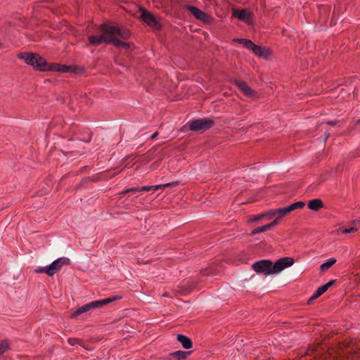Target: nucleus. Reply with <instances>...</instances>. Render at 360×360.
I'll use <instances>...</instances> for the list:
<instances>
[{
    "label": "nucleus",
    "mask_w": 360,
    "mask_h": 360,
    "mask_svg": "<svg viewBox=\"0 0 360 360\" xmlns=\"http://www.w3.org/2000/svg\"><path fill=\"white\" fill-rule=\"evenodd\" d=\"M78 340L77 339H71L70 338L68 340V342L71 345H75L77 342Z\"/></svg>",
    "instance_id": "obj_38"
},
{
    "label": "nucleus",
    "mask_w": 360,
    "mask_h": 360,
    "mask_svg": "<svg viewBox=\"0 0 360 360\" xmlns=\"http://www.w3.org/2000/svg\"><path fill=\"white\" fill-rule=\"evenodd\" d=\"M99 30L102 32V34L99 36L97 35H90L88 37L89 45L91 46H99L100 44L104 43L106 44H111V37L108 36L107 33L108 30V24L103 23L99 27Z\"/></svg>",
    "instance_id": "obj_4"
},
{
    "label": "nucleus",
    "mask_w": 360,
    "mask_h": 360,
    "mask_svg": "<svg viewBox=\"0 0 360 360\" xmlns=\"http://www.w3.org/2000/svg\"><path fill=\"white\" fill-rule=\"evenodd\" d=\"M272 217H274V215H271L270 213H269V211L266 212H264V213H261V214H257V215H254L252 217H251L250 219H248V221L249 222H254V221H259L260 219H262L264 217H266L267 219H271Z\"/></svg>",
    "instance_id": "obj_22"
},
{
    "label": "nucleus",
    "mask_w": 360,
    "mask_h": 360,
    "mask_svg": "<svg viewBox=\"0 0 360 360\" xmlns=\"http://www.w3.org/2000/svg\"><path fill=\"white\" fill-rule=\"evenodd\" d=\"M294 259L290 257H282L272 263L273 274H278L285 269L291 266L294 264Z\"/></svg>",
    "instance_id": "obj_11"
},
{
    "label": "nucleus",
    "mask_w": 360,
    "mask_h": 360,
    "mask_svg": "<svg viewBox=\"0 0 360 360\" xmlns=\"http://www.w3.org/2000/svg\"><path fill=\"white\" fill-rule=\"evenodd\" d=\"M110 44H112L116 48L122 47L125 50L129 49L130 47V44L129 43L124 42L118 38H112Z\"/></svg>",
    "instance_id": "obj_21"
},
{
    "label": "nucleus",
    "mask_w": 360,
    "mask_h": 360,
    "mask_svg": "<svg viewBox=\"0 0 360 360\" xmlns=\"http://www.w3.org/2000/svg\"><path fill=\"white\" fill-rule=\"evenodd\" d=\"M235 41L243 44L244 47L251 51L255 45L250 39H236Z\"/></svg>",
    "instance_id": "obj_25"
},
{
    "label": "nucleus",
    "mask_w": 360,
    "mask_h": 360,
    "mask_svg": "<svg viewBox=\"0 0 360 360\" xmlns=\"http://www.w3.org/2000/svg\"><path fill=\"white\" fill-rule=\"evenodd\" d=\"M268 230H270L269 229V226H268V224H266V225H264V226H259V227H257L256 229H254L251 233H250V236H255L256 234H258L259 233H262V232H264V231H266Z\"/></svg>",
    "instance_id": "obj_28"
},
{
    "label": "nucleus",
    "mask_w": 360,
    "mask_h": 360,
    "mask_svg": "<svg viewBox=\"0 0 360 360\" xmlns=\"http://www.w3.org/2000/svg\"><path fill=\"white\" fill-rule=\"evenodd\" d=\"M139 12L141 13L140 19L148 26L155 30L160 31L162 30V25L151 12L143 7L139 8Z\"/></svg>",
    "instance_id": "obj_5"
},
{
    "label": "nucleus",
    "mask_w": 360,
    "mask_h": 360,
    "mask_svg": "<svg viewBox=\"0 0 360 360\" xmlns=\"http://www.w3.org/2000/svg\"><path fill=\"white\" fill-rule=\"evenodd\" d=\"M195 287V284L193 282L189 281H184L180 287L181 290L178 292L186 295L190 292Z\"/></svg>",
    "instance_id": "obj_20"
},
{
    "label": "nucleus",
    "mask_w": 360,
    "mask_h": 360,
    "mask_svg": "<svg viewBox=\"0 0 360 360\" xmlns=\"http://www.w3.org/2000/svg\"><path fill=\"white\" fill-rule=\"evenodd\" d=\"M252 267L258 274H263L266 276L273 274L272 262L269 259L257 261L252 264Z\"/></svg>",
    "instance_id": "obj_10"
},
{
    "label": "nucleus",
    "mask_w": 360,
    "mask_h": 360,
    "mask_svg": "<svg viewBox=\"0 0 360 360\" xmlns=\"http://www.w3.org/2000/svg\"><path fill=\"white\" fill-rule=\"evenodd\" d=\"M148 263H149V261H147V262H140V261H138L137 262L138 264H148Z\"/></svg>",
    "instance_id": "obj_42"
},
{
    "label": "nucleus",
    "mask_w": 360,
    "mask_h": 360,
    "mask_svg": "<svg viewBox=\"0 0 360 360\" xmlns=\"http://www.w3.org/2000/svg\"><path fill=\"white\" fill-rule=\"evenodd\" d=\"M319 12L321 14H325L326 16H328L329 13L330 12V6H321L319 7Z\"/></svg>",
    "instance_id": "obj_32"
},
{
    "label": "nucleus",
    "mask_w": 360,
    "mask_h": 360,
    "mask_svg": "<svg viewBox=\"0 0 360 360\" xmlns=\"http://www.w3.org/2000/svg\"><path fill=\"white\" fill-rule=\"evenodd\" d=\"M340 356L347 359H360V340L352 339L345 341L340 345Z\"/></svg>",
    "instance_id": "obj_2"
},
{
    "label": "nucleus",
    "mask_w": 360,
    "mask_h": 360,
    "mask_svg": "<svg viewBox=\"0 0 360 360\" xmlns=\"http://www.w3.org/2000/svg\"><path fill=\"white\" fill-rule=\"evenodd\" d=\"M51 269H49V266H44V267H39V268H37L36 269H34V272L36 274H42V273H45L46 274L49 276H52V272H51Z\"/></svg>",
    "instance_id": "obj_29"
},
{
    "label": "nucleus",
    "mask_w": 360,
    "mask_h": 360,
    "mask_svg": "<svg viewBox=\"0 0 360 360\" xmlns=\"http://www.w3.org/2000/svg\"><path fill=\"white\" fill-rule=\"evenodd\" d=\"M330 136V133L329 132H326L325 134H324V141L326 142L327 141V139L329 138Z\"/></svg>",
    "instance_id": "obj_39"
},
{
    "label": "nucleus",
    "mask_w": 360,
    "mask_h": 360,
    "mask_svg": "<svg viewBox=\"0 0 360 360\" xmlns=\"http://www.w3.org/2000/svg\"><path fill=\"white\" fill-rule=\"evenodd\" d=\"M252 51L256 56L265 59L271 54L269 49L256 44L254 45Z\"/></svg>",
    "instance_id": "obj_15"
},
{
    "label": "nucleus",
    "mask_w": 360,
    "mask_h": 360,
    "mask_svg": "<svg viewBox=\"0 0 360 360\" xmlns=\"http://www.w3.org/2000/svg\"><path fill=\"white\" fill-rule=\"evenodd\" d=\"M184 8L190 11L197 20L204 23L210 24L212 21V18L210 15L194 6L186 4L184 6Z\"/></svg>",
    "instance_id": "obj_9"
},
{
    "label": "nucleus",
    "mask_w": 360,
    "mask_h": 360,
    "mask_svg": "<svg viewBox=\"0 0 360 360\" xmlns=\"http://www.w3.org/2000/svg\"><path fill=\"white\" fill-rule=\"evenodd\" d=\"M234 84L245 96L249 98L256 96L257 92L255 91L245 82L242 80H236Z\"/></svg>",
    "instance_id": "obj_13"
},
{
    "label": "nucleus",
    "mask_w": 360,
    "mask_h": 360,
    "mask_svg": "<svg viewBox=\"0 0 360 360\" xmlns=\"http://www.w3.org/2000/svg\"><path fill=\"white\" fill-rule=\"evenodd\" d=\"M335 282V280H331L326 284L323 285L326 290H327L330 287H331Z\"/></svg>",
    "instance_id": "obj_37"
},
{
    "label": "nucleus",
    "mask_w": 360,
    "mask_h": 360,
    "mask_svg": "<svg viewBox=\"0 0 360 360\" xmlns=\"http://www.w3.org/2000/svg\"><path fill=\"white\" fill-rule=\"evenodd\" d=\"M232 15L235 18H237L238 20L244 22L248 25L253 24V13L246 8L240 10L233 9L232 12Z\"/></svg>",
    "instance_id": "obj_12"
},
{
    "label": "nucleus",
    "mask_w": 360,
    "mask_h": 360,
    "mask_svg": "<svg viewBox=\"0 0 360 360\" xmlns=\"http://www.w3.org/2000/svg\"><path fill=\"white\" fill-rule=\"evenodd\" d=\"M47 68H48L47 71H54V72H60V68H61V64L55 63H48Z\"/></svg>",
    "instance_id": "obj_30"
},
{
    "label": "nucleus",
    "mask_w": 360,
    "mask_h": 360,
    "mask_svg": "<svg viewBox=\"0 0 360 360\" xmlns=\"http://www.w3.org/2000/svg\"><path fill=\"white\" fill-rule=\"evenodd\" d=\"M70 260L67 257H60L56 260H54L52 263H51L49 266V269H51V272H52V276H53L56 272H58L63 265H70Z\"/></svg>",
    "instance_id": "obj_14"
},
{
    "label": "nucleus",
    "mask_w": 360,
    "mask_h": 360,
    "mask_svg": "<svg viewBox=\"0 0 360 360\" xmlns=\"http://www.w3.org/2000/svg\"><path fill=\"white\" fill-rule=\"evenodd\" d=\"M360 228V220H354L351 222L349 227L345 229H340L342 233H350L356 232Z\"/></svg>",
    "instance_id": "obj_18"
},
{
    "label": "nucleus",
    "mask_w": 360,
    "mask_h": 360,
    "mask_svg": "<svg viewBox=\"0 0 360 360\" xmlns=\"http://www.w3.org/2000/svg\"><path fill=\"white\" fill-rule=\"evenodd\" d=\"M60 72H77V68L75 65H61Z\"/></svg>",
    "instance_id": "obj_26"
},
{
    "label": "nucleus",
    "mask_w": 360,
    "mask_h": 360,
    "mask_svg": "<svg viewBox=\"0 0 360 360\" xmlns=\"http://www.w3.org/2000/svg\"><path fill=\"white\" fill-rule=\"evenodd\" d=\"M326 291L327 290H326L323 285L319 287L317 290L315 291V292L313 294V295L309 299L308 304H311L313 300L319 297Z\"/></svg>",
    "instance_id": "obj_23"
},
{
    "label": "nucleus",
    "mask_w": 360,
    "mask_h": 360,
    "mask_svg": "<svg viewBox=\"0 0 360 360\" xmlns=\"http://www.w3.org/2000/svg\"><path fill=\"white\" fill-rule=\"evenodd\" d=\"M108 30H107L106 34L111 38H118L122 40H127L131 36V33L129 30L117 25H110L108 24Z\"/></svg>",
    "instance_id": "obj_6"
},
{
    "label": "nucleus",
    "mask_w": 360,
    "mask_h": 360,
    "mask_svg": "<svg viewBox=\"0 0 360 360\" xmlns=\"http://www.w3.org/2000/svg\"><path fill=\"white\" fill-rule=\"evenodd\" d=\"M179 184V182L176 181H173V182L167 183V184H165L155 185V186H153V191L159 190V189H162V188H165L167 187L177 186Z\"/></svg>",
    "instance_id": "obj_27"
},
{
    "label": "nucleus",
    "mask_w": 360,
    "mask_h": 360,
    "mask_svg": "<svg viewBox=\"0 0 360 360\" xmlns=\"http://www.w3.org/2000/svg\"><path fill=\"white\" fill-rule=\"evenodd\" d=\"M336 262V259L335 258H330L326 262L323 263L320 266V271L321 272L326 271L328 269H330L333 264Z\"/></svg>",
    "instance_id": "obj_24"
},
{
    "label": "nucleus",
    "mask_w": 360,
    "mask_h": 360,
    "mask_svg": "<svg viewBox=\"0 0 360 360\" xmlns=\"http://www.w3.org/2000/svg\"><path fill=\"white\" fill-rule=\"evenodd\" d=\"M237 357H238V358H239V359H240V358H243V357H244V356H243V355H242V354H238L237 355H236V354H235V355H234V358H235V359H236Z\"/></svg>",
    "instance_id": "obj_41"
},
{
    "label": "nucleus",
    "mask_w": 360,
    "mask_h": 360,
    "mask_svg": "<svg viewBox=\"0 0 360 360\" xmlns=\"http://www.w3.org/2000/svg\"><path fill=\"white\" fill-rule=\"evenodd\" d=\"M158 135V132L156 131L153 134L151 135L150 139H153Z\"/></svg>",
    "instance_id": "obj_40"
},
{
    "label": "nucleus",
    "mask_w": 360,
    "mask_h": 360,
    "mask_svg": "<svg viewBox=\"0 0 360 360\" xmlns=\"http://www.w3.org/2000/svg\"><path fill=\"white\" fill-rule=\"evenodd\" d=\"M357 123H360V120H359L357 121Z\"/></svg>",
    "instance_id": "obj_45"
},
{
    "label": "nucleus",
    "mask_w": 360,
    "mask_h": 360,
    "mask_svg": "<svg viewBox=\"0 0 360 360\" xmlns=\"http://www.w3.org/2000/svg\"><path fill=\"white\" fill-rule=\"evenodd\" d=\"M191 351H176L170 353L167 359L169 360L172 358H175L176 360H185L187 359L188 356L191 354Z\"/></svg>",
    "instance_id": "obj_17"
},
{
    "label": "nucleus",
    "mask_w": 360,
    "mask_h": 360,
    "mask_svg": "<svg viewBox=\"0 0 360 360\" xmlns=\"http://www.w3.org/2000/svg\"><path fill=\"white\" fill-rule=\"evenodd\" d=\"M340 120H331V121H326L325 123L330 126H335L337 124L340 123Z\"/></svg>",
    "instance_id": "obj_36"
},
{
    "label": "nucleus",
    "mask_w": 360,
    "mask_h": 360,
    "mask_svg": "<svg viewBox=\"0 0 360 360\" xmlns=\"http://www.w3.org/2000/svg\"><path fill=\"white\" fill-rule=\"evenodd\" d=\"M308 208L313 211H319L324 207L323 202L321 199H313L308 202Z\"/></svg>",
    "instance_id": "obj_19"
},
{
    "label": "nucleus",
    "mask_w": 360,
    "mask_h": 360,
    "mask_svg": "<svg viewBox=\"0 0 360 360\" xmlns=\"http://www.w3.org/2000/svg\"><path fill=\"white\" fill-rule=\"evenodd\" d=\"M335 22L333 23V20H331V21H330V25L332 26V25H335Z\"/></svg>",
    "instance_id": "obj_43"
},
{
    "label": "nucleus",
    "mask_w": 360,
    "mask_h": 360,
    "mask_svg": "<svg viewBox=\"0 0 360 360\" xmlns=\"http://www.w3.org/2000/svg\"><path fill=\"white\" fill-rule=\"evenodd\" d=\"M117 298L112 297V298H107L104 300H96L91 302L89 303H87L80 307H79L75 312H73L71 315L72 318H75L84 312H86L92 309L96 308H101L103 307L104 305L109 304L110 302L115 300Z\"/></svg>",
    "instance_id": "obj_3"
},
{
    "label": "nucleus",
    "mask_w": 360,
    "mask_h": 360,
    "mask_svg": "<svg viewBox=\"0 0 360 360\" xmlns=\"http://www.w3.org/2000/svg\"><path fill=\"white\" fill-rule=\"evenodd\" d=\"M153 191V186H145L140 187V192L141 191Z\"/></svg>",
    "instance_id": "obj_34"
},
{
    "label": "nucleus",
    "mask_w": 360,
    "mask_h": 360,
    "mask_svg": "<svg viewBox=\"0 0 360 360\" xmlns=\"http://www.w3.org/2000/svg\"><path fill=\"white\" fill-rule=\"evenodd\" d=\"M304 206L305 203L304 202L298 201L284 207L271 210L269 213L271 215L278 216V218H282L295 210L302 209Z\"/></svg>",
    "instance_id": "obj_8"
},
{
    "label": "nucleus",
    "mask_w": 360,
    "mask_h": 360,
    "mask_svg": "<svg viewBox=\"0 0 360 360\" xmlns=\"http://www.w3.org/2000/svg\"><path fill=\"white\" fill-rule=\"evenodd\" d=\"M189 129L193 131L200 130H207L212 127L214 124L213 120L210 118H202L191 120L188 123Z\"/></svg>",
    "instance_id": "obj_7"
},
{
    "label": "nucleus",
    "mask_w": 360,
    "mask_h": 360,
    "mask_svg": "<svg viewBox=\"0 0 360 360\" xmlns=\"http://www.w3.org/2000/svg\"><path fill=\"white\" fill-rule=\"evenodd\" d=\"M18 58L24 60L25 63L32 66L34 70L47 72L48 62L37 53H20Z\"/></svg>",
    "instance_id": "obj_1"
},
{
    "label": "nucleus",
    "mask_w": 360,
    "mask_h": 360,
    "mask_svg": "<svg viewBox=\"0 0 360 360\" xmlns=\"http://www.w3.org/2000/svg\"><path fill=\"white\" fill-rule=\"evenodd\" d=\"M3 46L2 42L0 41V49Z\"/></svg>",
    "instance_id": "obj_44"
},
{
    "label": "nucleus",
    "mask_w": 360,
    "mask_h": 360,
    "mask_svg": "<svg viewBox=\"0 0 360 360\" xmlns=\"http://www.w3.org/2000/svg\"><path fill=\"white\" fill-rule=\"evenodd\" d=\"M176 340L181 344L182 347L186 349H189L193 347V342L191 339L184 335H177Z\"/></svg>",
    "instance_id": "obj_16"
},
{
    "label": "nucleus",
    "mask_w": 360,
    "mask_h": 360,
    "mask_svg": "<svg viewBox=\"0 0 360 360\" xmlns=\"http://www.w3.org/2000/svg\"><path fill=\"white\" fill-rule=\"evenodd\" d=\"M279 219L280 218H278V217H277L276 219H274L271 223L268 224V226H269V229H272L273 227H274L275 226H276L278 224Z\"/></svg>",
    "instance_id": "obj_35"
},
{
    "label": "nucleus",
    "mask_w": 360,
    "mask_h": 360,
    "mask_svg": "<svg viewBox=\"0 0 360 360\" xmlns=\"http://www.w3.org/2000/svg\"><path fill=\"white\" fill-rule=\"evenodd\" d=\"M9 349V343L7 340H3L0 343V355L5 353Z\"/></svg>",
    "instance_id": "obj_31"
},
{
    "label": "nucleus",
    "mask_w": 360,
    "mask_h": 360,
    "mask_svg": "<svg viewBox=\"0 0 360 360\" xmlns=\"http://www.w3.org/2000/svg\"><path fill=\"white\" fill-rule=\"evenodd\" d=\"M131 192H140V187H132L128 189H126L120 193V194H125Z\"/></svg>",
    "instance_id": "obj_33"
}]
</instances>
